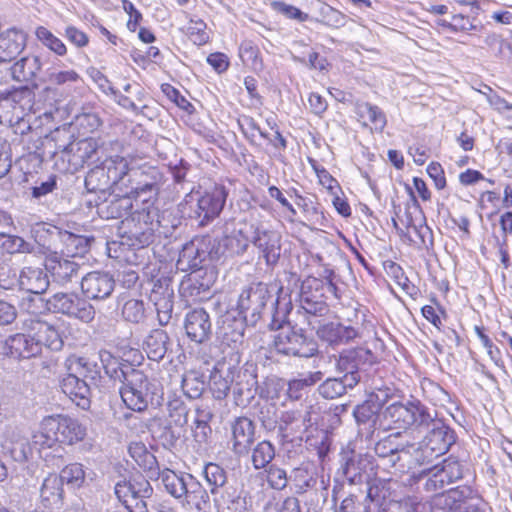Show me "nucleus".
Here are the masks:
<instances>
[{"label": "nucleus", "instance_id": "obj_33", "mask_svg": "<svg viewBox=\"0 0 512 512\" xmlns=\"http://www.w3.org/2000/svg\"><path fill=\"white\" fill-rule=\"evenodd\" d=\"M169 336L162 329H154L144 341V350L149 359L160 361L164 358L168 350Z\"/></svg>", "mask_w": 512, "mask_h": 512}, {"label": "nucleus", "instance_id": "obj_41", "mask_svg": "<svg viewBox=\"0 0 512 512\" xmlns=\"http://www.w3.org/2000/svg\"><path fill=\"white\" fill-rule=\"evenodd\" d=\"M357 115L362 119L363 124L368 122L375 130L382 131L386 125V117L381 109L369 103H362L357 106Z\"/></svg>", "mask_w": 512, "mask_h": 512}, {"label": "nucleus", "instance_id": "obj_12", "mask_svg": "<svg viewBox=\"0 0 512 512\" xmlns=\"http://www.w3.org/2000/svg\"><path fill=\"white\" fill-rule=\"evenodd\" d=\"M114 289L115 280L108 272L92 271L81 279V290L88 299L104 300Z\"/></svg>", "mask_w": 512, "mask_h": 512}, {"label": "nucleus", "instance_id": "obj_39", "mask_svg": "<svg viewBox=\"0 0 512 512\" xmlns=\"http://www.w3.org/2000/svg\"><path fill=\"white\" fill-rule=\"evenodd\" d=\"M102 165L112 186L124 180L125 176L130 177L131 169H129L128 161L124 157L107 158L102 162Z\"/></svg>", "mask_w": 512, "mask_h": 512}, {"label": "nucleus", "instance_id": "obj_37", "mask_svg": "<svg viewBox=\"0 0 512 512\" xmlns=\"http://www.w3.org/2000/svg\"><path fill=\"white\" fill-rule=\"evenodd\" d=\"M344 474L352 482L357 478L360 480L363 473L372 470V457L367 454L352 453V456L347 459L344 467Z\"/></svg>", "mask_w": 512, "mask_h": 512}, {"label": "nucleus", "instance_id": "obj_25", "mask_svg": "<svg viewBox=\"0 0 512 512\" xmlns=\"http://www.w3.org/2000/svg\"><path fill=\"white\" fill-rule=\"evenodd\" d=\"M63 484L57 474H49L40 488V500L47 509H60L63 503Z\"/></svg>", "mask_w": 512, "mask_h": 512}, {"label": "nucleus", "instance_id": "obj_48", "mask_svg": "<svg viewBox=\"0 0 512 512\" xmlns=\"http://www.w3.org/2000/svg\"><path fill=\"white\" fill-rule=\"evenodd\" d=\"M205 389L202 376L194 371H189L182 378V390L191 399L199 398Z\"/></svg>", "mask_w": 512, "mask_h": 512}, {"label": "nucleus", "instance_id": "obj_51", "mask_svg": "<svg viewBox=\"0 0 512 512\" xmlns=\"http://www.w3.org/2000/svg\"><path fill=\"white\" fill-rule=\"evenodd\" d=\"M61 241L65 245L67 253L72 256L82 255L88 251L89 240L84 236L65 231L61 234Z\"/></svg>", "mask_w": 512, "mask_h": 512}, {"label": "nucleus", "instance_id": "obj_55", "mask_svg": "<svg viewBox=\"0 0 512 512\" xmlns=\"http://www.w3.org/2000/svg\"><path fill=\"white\" fill-rule=\"evenodd\" d=\"M122 315L126 321L140 323L145 318V307L142 300L129 299L122 307Z\"/></svg>", "mask_w": 512, "mask_h": 512}, {"label": "nucleus", "instance_id": "obj_20", "mask_svg": "<svg viewBox=\"0 0 512 512\" xmlns=\"http://www.w3.org/2000/svg\"><path fill=\"white\" fill-rule=\"evenodd\" d=\"M114 493L117 499L124 505L131 502L134 496L151 497L153 488L143 476L131 480H121L115 484Z\"/></svg>", "mask_w": 512, "mask_h": 512}, {"label": "nucleus", "instance_id": "obj_3", "mask_svg": "<svg viewBox=\"0 0 512 512\" xmlns=\"http://www.w3.org/2000/svg\"><path fill=\"white\" fill-rule=\"evenodd\" d=\"M432 421V413L420 402H395L381 413L379 428L383 430L419 429Z\"/></svg>", "mask_w": 512, "mask_h": 512}, {"label": "nucleus", "instance_id": "obj_43", "mask_svg": "<svg viewBox=\"0 0 512 512\" xmlns=\"http://www.w3.org/2000/svg\"><path fill=\"white\" fill-rule=\"evenodd\" d=\"M0 248L8 254H30L35 246L20 236L0 233Z\"/></svg>", "mask_w": 512, "mask_h": 512}, {"label": "nucleus", "instance_id": "obj_54", "mask_svg": "<svg viewBox=\"0 0 512 512\" xmlns=\"http://www.w3.org/2000/svg\"><path fill=\"white\" fill-rule=\"evenodd\" d=\"M303 426V419L300 414L294 411H286L280 417L279 428L284 437H289L298 431Z\"/></svg>", "mask_w": 512, "mask_h": 512}, {"label": "nucleus", "instance_id": "obj_21", "mask_svg": "<svg viewBox=\"0 0 512 512\" xmlns=\"http://www.w3.org/2000/svg\"><path fill=\"white\" fill-rule=\"evenodd\" d=\"M46 269L51 273L54 282L65 286L78 280L81 266L74 260L55 257L49 260Z\"/></svg>", "mask_w": 512, "mask_h": 512}, {"label": "nucleus", "instance_id": "obj_4", "mask_svg": "<svg viewBox=\"0 0 512 512\" xmlns=\"http://www.w3.org/2000/svg\"><path fill=\"white\" fill-rule=\"evenodd\" d=\"M141 202L142 208L136 209L122 223L128 228V237L135 240L133 245L144 247L152 242L154 232L163 224L152 198L144 197Z\"/></svg>", "mask_w": 512, "mask_h": 512}, {"label": "nucleus", "instance_id": "obj_14", "mask_svg": "<svg viewBox=\"0 0 512 512\" xmlns=\"http://www.w3.org/2000/svg\"><path fill=\"white\" fill-rule=\"evenodd\" d=\"M251 243L260 250L268 265L275 264L278 261L281 244L280 235L277 232L264 229L253 223Z\"/></svg>", "mask_w": 512, "mask_h": 512}, {"label": "nucleus", "instance_id": "obj_9", "mask_svg": "<svg viewBox=\"0 0 512 512\" xmlns=\"http://www.w3.org/2000/svg\"><path fill=\"white\" fill-rule=\"evenodd\" d=\"M273 347L286 356L310 358L318 352L317 343L296 331L283 330L273 336Z\"/></svg>", "mask_w": 512, "mask_h": 512}, {"label": "nucleus", "instance_id": "obj_15", "mask_svg": "<svg viewBox=\"0 0 512 512\" xmlns=\"http://www.w3.org/2000/svg\"><path fill=\"white\" fill-rule=\"evenodd\" d=\"M429 478L426 481L427 491H436L445 484L453 483L462 478L463 472L460 463L456 460L446 459L442 465H435L427 471Z\"/></svg>", "mask_w": 512, "mask_h": 512}, {"label": "nucleus", "instance_id": "obj_5", "mask_svg": "<svg viewBox=\"0 0 512 512\" xmlns=\"http://www.w3.org/2000/svg\"><path fill=\"white\" fill-rule=\"evenodd\" d=\"M253 223L249 222H227L224 225L223 236L220 240L213 239L214 259L219 260L226 254L241 255L251 242Z\"/></svg>", "mask_w": 512, "mask_h": 512}, {"label": "nucleus", "instance_id": "obj_42", "mask_svg": "<svg viewBox=\"0 0 512 512\" xmlns=\"http://www.w3.org/2000/svg\"><path fill=\"white\" fill-rule=\"evenodd\" d=\"M289 482L292 483L297 494H304L316 485V478L307 467L300 466L291 471Z\"/></svg>", "mask_w": 512, "mask_h": 512}, {"label": "nucleus", "instance_id": "obj_59", "mask_svg": "<svg viewBox=\"0 0 512 512\" xmlns=\"http://www.w3.org/2000/svg\"><path fill=\"white\" fill-rule=\"evenodd\" d=\"M187 35L196 45H203L209 40V35L206 31V23L201 19H190L187 27Z\"/></svg>", "mask_w": 512, "mask_h": 512}, {"label": "nucleus", "instance_id": "obj_10", "mask_svg": "<svg viewBox=\"0 0 512 512\" xmlns=\"http://www.w3.org/2000/svg\"><path fill=\"white\" fill-rule=\"evenodd\" d=\"M213 238L210 236L197 237L186 243L179 253L177 267L182 271L198 270L206 260L214 259Z\"/></svg>", "mask_w": 512, "mask_h": 512}, {"label": "nucleus", "instance_id": "obj_23", "mask_svg": "<svg viewBox=\"0 0 512 512\" xmlns=\"http://www.w3.org/2000/svg\"><path fill=\"white\" fill-rule=\"evenodd\" d=\"M1 446L4 453L10 455L16 462H23L28 458V439L18 428L7 429Z\"/></svg>", "mask_w": 512, "mask_h": 512}, {"label": "nucleus", "instance_id": "obj_30", "mask_svg": "<svg viewBox=\"0 0 512 512\" xmlns=\"http://www.w3.org/2000/svg\"><path fill=\"white\" fill-rule=\"evenodd\" d=\"M133 208L131 196H112L97 205V212L105 219H118L129 214Z\"/></svg>", "mask_w": 512, "mask_h": 512}, {"label": "nucleus", "instance_id": "obj_2", "mask_svg": "<svg viewBox=\"0 0 512 512\" xmlns=\"http://www.w3.org/2000/svg\"><path fill=\"white\" fill-rule=\"evenodd\" d=\"M86 428L77 419L68 416H49L43 419L40 430L33 435L35 444L51 447L54 443L73 445L82 441Z\"/></svg>", "mask_w": 512, "mask_h": 512}, {"label": "nucleus", "instance_id": "obj_47", "mask_svg": "<svg viewBox=\"0 0 512 512\" xmlns=\"http://www.w3.org/2000/svg\"><path fill=\"white\" fill-rule=\"evenodd\" d=\"M196 418L194 420L193 436L198 443L207 442L212 430L209 421L212 414L209 411L197 409Z\"/></svg>", "mask_w": 512, "mask_h": 512}, {"label": "nucleus", "instance_id": "obj_27", "mask_svg": "<svg viewBox=\"0 0 512 512\" xmlns=\"http://www.w3.org/2000/svg\"><path fill=\"white\" fill-rule=\"evenodd\" d=\"M420 453L422 454V450L419 443L406 445L399 444V449H397L396 455L392 456L391 466H398V470L400 472H404L406 469H412L417 466L427 464L426 458L423 456L420 457Z\"/></svg>", "mask_w": 512, "mask_h": 512}, {"label": "nucleus", "instance_id": "obj_6", "mask_svg": "<svg viewBox=\"0 0 512 512\" xmlns=\"http://www.w3.org/2000/svg\"><path fill=\"white\" fill-rule=\"evenodd\" d=\"M419 430L427 431V435L419 442L422 450L420 457L426 458L427 463L445 454L454 443L453 432L441 420L432 414V421Z\"/></svg>", "mask_w": 512, "mask_h": 512}, {"label": "nucleus", "instance_id": "obj_18", "mask_svg": "<svg viewBox=\"0 0 512 512\" xmlns=\"http://www.w3.org/2000/svg\"><path fill=\"white\" fill-rule=\"evenodd\" d=\"M232 449L241 456L246 455L254 442L255 426L247 417H238L231 423Z\"/></svg>", "mask_w": 512, "mask_h": 512}, {"label": "nucleus", "instance_id": "obj_58", "mask_svg": "<svg viewBox=\"0 0 512 512\" xmlns=\"http://www.w3.org/2000/svg\"><path fill=\"white\" fill-rule=\"evenodd\" d=\"M58 477L61 478L62 484L66 482L68 484L79 487L84 482L85 472L81 464L73 463L64 467Z\"/></svg>", "mask_w": 512, "mask_h": 512}, {"label": "nucleus", "instance_id": "obj_62", "mask_svg": "<svg viewBox=\"0 0 512 512\" xmlns=\"http://www.w3.org/2000/svg\"><path fill=\"white\" fill-rule=\"evenodd\" d=\"M20 272L17 274L16 270L9 265L0 266V287L6 290L14 288L19 289Z\"/></svg>", "mask_w": 512, "mask_h": 512}, {"label": "nucleus", "instance_id": "obj_19", "mask_svg": "<svg viewBox=\"0 0 512 512\" xmlns=\"http://www.w3.org/2000/svg\"><path fill=\"white\" fill-rule=\"evenodd\" d=\"M61 389L78 407L87 409L90 406L91 384L71 372L60 382Z\"/></svg>", "mask_w": 512, "mask_h": 512}, {"label": "nucleus", "instance_id": "obj_7", "mask_svg": "<svg viewBox=\"0 0 512 512\" xmlns=\"http://www.w3.org/2000/svg\"><path fill=\"white\" fill-rule=\"evenodd\" d=\"M272 295L264 283H256L244 289L239 296L237 309L239 316L248 324L254 325L261 317Z\"/></svg>", "mask_w": 512, "mask_h": 512}, {"label": "nucleus", "instance_id": "obj_16", "mask_svg": "<svg viewBox=\"0 0 512 512\" xmlns=\"http://www.w3.org/2000/svg\"><path fill=\"white\" fill-rule=\"evenodd\" d=\"M99 147V141L92 137L70 141V153L66 161L67 166L64 169L77 171L82 168L87 161L93 158Z\"/></svg>", "mask_w": 512, "mask_h": 512}, {"label": "nucleus", "instance_id": "obj_8", "mask_svg": "<svg viewBox=\"0 0 512 512\" xmlns=\"http://www.w3.org/2000/svg\"><path fill=\"white\" fill-rule=\"evenodd\" d=\"M47 307L84 323L92 322L96 314L94 306L75 293H55L47 300Z\"/></svg>", "mask_w": 512, "mask_h": 512}, {"label": "nucleus", "instance_id": "obj_60", "mask_svg": "<svg viewBox=\"0 0 512 512\" xmlns=\"http://www.w3.org/2000/svg\"><path fill=\"white\" fill-rule=\"evenodd\" d=\"M80 80L79 74L75 70H57L52 69L47 75V81L51 85H70Z\"/></svg>", "mask_w": 512, "mask_h": 512}, {"label": "nucleus", "instance_id": "obj_64", "mask_svg": "<svg viewBox=\"0 0 512 512\" xmlns=\"http://www.w3.org/2000/svg\"><path fill=\"white\" fill-rule=\"evenodd\" d=\"M259 50L250 41H244L239 47V56L244 63L257 64Z\"/></svg>", "mask_w": 512, "mask_h": 512}, {"label": "nucleus", "instance_id": "obj_11", "mask_svg": "<svg viewBox=\"0 0 512 512\" xmlns=\"http://www.w3.org/2000/svg\"><path fill=\"white\" fill-rule=\"evenodd\" d=\"M227 195L225 187L217 185L197 199L194 213L197 218L201 219V225L219 216L225 205Z\"/></svg>", "mask_w": 512, "mask_h": 512}, {"label": "nucleus", "instance_id": "obj_57", "mask_svg": "<svg viewBox=\"0 0 512 512\" xmlns=\"http://www.w3.org/2000/svg\"><path fill=\"white\" fill-rule=\"evenodd\" d=\"M400 435L399 432L391 434L388 437L380 439L374 447L376 455L381 458H388L389 463L392 465V456L396 455L399 444L394 443V440Z\"/></svg>", "mask_w": 512, "mask_h": 512}, {"label": "nucleus", "instance_id": "obj_24", "mask_svg": "<svg viewBox=\"0 0 512 512\" xmlns=\"http://www.w3.org/2000/svg\"><path fill=\"white\" fill-rule=\"evenodd\" d=\"M25 47V34L15 28L0 34V62H11Z\"/></svg>", "mask_w": 512, "mask_h": 512}, {"label": "nucleus", "instance_id": "obj_31", "mask_svg": "<svg viewBox=\"0 0 512 512\" xmlns=\"http://www.w3.org/2000/svg\"><path fill=\"white\" fill-rule=\"evenodd\" d=\"M194 478L193 475L177 474L176 472L165 469L159 474V479L165 487L167 493H169L175 499H182L187 492L190 480Z\"/></svg>", "mask_w": 512, "mask_h": 512}, {"label": "nucleus", "instance_id": "obj_46", "mask_svg": "<svg viewBox=\"0 0 512 512\" xmlns=\"http://www.w3.org/2000/svg\"><path fill=\"white\" fill-rule=\"evenodd\" d=\"M458 509H460V496L456 490L438 494L432 501V512H456Z\"/></svg>", "mask_w": 512, "mask_h": 512}, {"label": "nucleus", "instance_id": "obj_29", "mask_svg": "<svg viewBox=\"0 0 512 512\" xmlns=\"http://www.w3.org/2000/svg\"><path fill=\"white\" fill-rule=\"evenodd\" d=\"M183 496V506L195 512H210V497L202 484L194 477Z\"/></svg>", "mask_w": 512, "mask_h": 512}, {"label": "nucleus", "instance_id": "obj_52", "mask_svg": "<svg viewBox=\"0 0 512 512\" xmlns=\"http://www.w3.org/2000/svg\"><path fill=\"white\" fill-rule=\"evenodd\" d=\"M203 474L210 486L212 494H214L218 488L224 486L227 481L225 470L215 463H208L204 467Z\"/></svg>", "mask_w": 512, "mask_h": 512}, {"label": "nucleus", "instance_id": "obj_50", "mask_svg": "<svg viewBox=\"0 0 512 512\" xmlns=\"http://www.w3.org/2000/svg\"><path fill=\"white\" fill-rule=\"evenodd\" d=\"M73 138V135H71L69 132L63 130H57L51 137V139L48 141V145L51 146V143L54 142V150L51 151V154L53 157L59 156L60 159L65 162L68 159L69 155V147H70V141Z\"/></svg>", "mask_w": 512, "mask_h": 512}, {"label": "nucleus", "instance_id": "obj_53", "mask_svg": "<svg viewBox=\"0 0 512 512\" xmlns=\"http://www.w3.org/2000/svg\"><path fill=\"white\" fill-rule=\"evenodd\" d=\"M35 34L39 41L57 55L63 56L66 54L67 49L65 44L47 28L40 26L36 29Z\"/></svg>", "mask_w": 512, "mask_h": 512}, {"label": "nucleus", "instance_id": "obj_38", "mask_svg": "<svg viewBox=\"0 0 512 512\" xmlns=\"http://www.w3.org/2000/svg\"><path fill=\"white\" fill-rule=\"evenodd\" d=\"M362 363L361 350L350 349L340 353L336 361V368L344 376H354L357 383L360 381L358 369Z\"/></svg>", "mask_w": 512, "mask_h": 512}, {"label": "nucleus", "instance_id": "obj_63", "mask_svg": "<svg viewBox=\"0 0 512 512\" xmlns=\"http://www.w3.org/2000/svg\"><path fill=\"white\" fill-rule=\"evenodd\" d=\"M155 306L158 321L161 325H167L172 317L173 312V297L162 298L157 302H152Z\"/></svg>", "mask_w": 512, "mask_h": 512}, {"label": "nucleus", "instance_id": "obj_13", "mask_svg": "<svg viewBox=\"0 0 512 512\" xmlns=\"http://www.w3.org/2000/svg\"><path fill=\"white\" fill-rule=\"evenodd\" d=\"M129 181L134 184L130 194H133L135 198H141L146 194L147 198H154L159 191L161 174L154 167L131 169Z\"/></svg>", "mask_w": 512, "mask_h": 512}, {"label": "nucleus", "instance_id": "obj_40", "mask_svg": "<svg viewBox=\"0 0 512 512\" xmlns=\"http://www.w3.org/2000/svg\"><path fill=\"white\" fill-rule=\"evenodd\" d=\"M41 69V62L38 56H27L16 62L11 73L15 80L27 81L36 76Z\"/></svg>", "mask_w": 512, "mask_h": 512}, {"label": "nucleus", "instance_id": "obj_56", "mask_svg": "<svg viewBox=\"0 0 512 512\" xmlns=\"http://www.w3.org/2000/svg\"><path fill=\"white\" fill-rule=\"evenodd\" d=\"M266 479L269 486L275 490H283L289 483V476L285 469L271 464L266 469Z\"/></svg>", "mask_w": 512, "mask_h": 512}, {"label": "nucleus", "instance_id": "obj_44", "mask_svg": "<svg viewBox=\"0 0 512 512\" xmlns=\"http://www.w3.org/2000/svg\"><path fill=\"white\" fill-rule=\"evenodd\" d=\"M274 457L275 447L270 441L263 440L252 449L251 461L256 470L268 467Z\"/></svg>", "mask_w": 512, "mask_h": 512}, {"label": "nucleus", "instance_id": "obj_26", "mask_svg": "<svg viewBox=\"0 0 512 512\" xmlns=\"http://www.w3.org/2000/svg\"><path fill=\"white\" fill-rule=\"evenodd\" d=\"M65 367L68 372L73 373L81 379L87 380L91 386H97V382L100 378V370L97 363L85 357L71 355L66 359Z\"/></svg>", "mask_w": 512, "mask_h": 512}, {"label": "nucleus", "instance_id": "obj_36", "mask_svg": "<svg viewBox=\"0 0 512 512\" xmlns=\"http://www.w3.org/2000/svg\"><path fill=\"white\" fill-rule=\"evenodd\" d=\"M355 385H357V379L354 376L329 378L319 386L318 391L326 399H335L345 394L347 388L352 389Z\"/></svg>", "mask_w": 512, "mask_h": 512}, {"label": "nucleus", "instance_id": "obj_28", "mask_svg": "<svg viewBox=\"0 0 512 512\" xmlns=\"http://www.w3.org/2000/svg\"><path fill=\"white\" fill-rule=\"evenodd\" d=\"M317 334L320 339L330 345L345 344L358 337V332L355 328L333 322L319 327Z\"/></svg>", "mask_w": 512, "mask_h": 512}, {"label": "nucleus", "instance_id": "obj_45", "mask_svg": "<svg viewBox=\"0 0 512 512\" xmlns=\"http://www.w3.org/2000/svg\"><path fill=\"white\" fill-rule=\"evenodd\" d=\"M85 187L90 192L105 191L112 187L102 164L88 172L85 177Z\"/></svg>", "mask_w": 512, "mask_h": 512}, {"label": "nucleus", "instance_id": "obj_17", "mask_svg": "<svg viewBox=\"0 0 512 512\" xmlns=\"http://www.w3.org/2000/svg\"><path fill=\"white\" fill-rule=\"evenodd\" d=\"M187 336L194 342L201 344L211 335V321L209 314L203 309H194L187 313L184 323Z\"/></svg>", "mask_w": 512, "mask_h": 512}, {"label": "nucleus", "instance_id": "obj_22", "mask_svg": "<svg viewBox=\"0 0 512 512\" xmlns=\"http://www.w3.org/2000/svg\"><path fill=\"white\" fill-rule=\"evenodd\" d=\"M19 290L31 294H43L49 287L46 271L40 267L25 266L20 270Z\"/></svg>", "mask_w": 512, "mask_h": 512}, {"label": "nucleus", "instance_id": "obj_1", "mask_svg": "<svg viewBox=\"0 0 512 512\" xmlns=\"http://www.w3.org/2000/svg\"><path fill=\"white\" fill-rule=\"evenodd\" d=\"M99 359L105 373L122 386L119 389L121 399L126 407L135 412H142L148 407V379L146 375L127 362L113 356L107 350L99 351Z\"/></svg>", "mask_w": 512, "mask_h": 512}, {"label": "nucleus", "instance_id": "obj_49", "mask_svg": "<svg viewBox=\"0 0 512 512\" xmlns=\"http://www.w3.org/2000/svg\"><path fill=\"white\" fill-rule=\"evenodd\" d=\"M232 377L230 373L223 376L218 370H214L210 375L209 388L215 399H224L231 387Z\"/></svg>", "mask_w": 512, "mask_h": 512}, {"label": "nucleus", "instance_id": "obj_35", "mask_svg": "<svg viewBox=\"0 0 512 512\" xmlns=\"http://www.w3.org/2000/svg\"><path fill=\"white\" fill-rule=\"evenodd\" d=\"M380 404L370 397L364 403L358 405L354 410V417L359 425H367L369 429L379 428L381 414Z\"/></svg>", "mask_w": 512, "mask_h": 512}, {"label": "nucleus", "instance_id": "obj_61", "mask_svg": "<svg viewBox=\"0 0 512 512\" xmlns=\"http://www.w3.org/2000/svg\"><path fill=\"white\" fill-rule=\"evenodd\" d=\"M174 297V290L171 286V280L167 277H162L153 282L149 300L150 302H157L162 298Z\"/></svg>", "mask_w": 512, "mask_h": 512}, {"label": "nucleus", "instance_id": "obj_34", "mask_svg": "<svg viewBox=\"0 0 512 512\" xmlns=\"http://www.w3.org/2000/svg\"><path fill=\"white\" fill-rule=\"evenodd\" d=\"M33 330L35 331V339L39 344L40 351L45 346L51 350L58 351L63 346V340L57 329L47 322L37 321Z\"/></svg>", "mask_w": 512, "mask_h": 512}, {"label": "nucleus", "instance_id": "obj_32", "mask_svg": "<svg viewBox=\"0 0 512 512\" xmlns=\"http://www.w3.org/2000/svg\"><path fill=\"white\" fill-rule=\"evenodd\" d=\"M10 349L13 350V358L29 359L41 353L35 335L18 333L10 336Z\"/></svg>", "mask_w": 512, "mask_h": 512}]
</instances>
